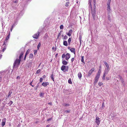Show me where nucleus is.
<instances>
[{
	"mask_svg": "<svg viewBox=\"0 0 127 127\" xmlns=\"http://www.w3.org/2000/svg\"><path fill=\"white\" fill-rule=\"evenodd\" d=\"M68 38V37L66 35H65L64 37V39H66Z\"/></svg>",
	"mask_w": 127,
	"mask_h": 127,
	"instance_id": "47",
	"label": "nucleus"
},
{
	"mask_svg": "<svg viewBox=\"0 0 127 127\" xmlns=\"http://www.w3.org/2000/svg\"><path fill=\"white\" fill-rule=\"evenodd\" d=\"M102 107H103L104 106V102H103L102 104Z\"/></svg>",
	"mask_w": 127,
	"mask_h": 127,
	"instance_id": "55",
	"label": "nucleus"
},
{
	"mask_svg": "<svg viewBox=\"0 0 127 127\" xmlns=\"http://www.w3.org/2000/svg\"><path fill=\"white\" fill-rule=\"evenodd\" d=\"M21 60L19 59H17L14 63L13 67L14 68L16 66L17 67L19 66L20 65Z\"/></svg>",
	"mask_w": 127,
	"mask_h": 127,
	"instance_id": "2",
	"label": "nucleus"
},
{
	"mask_svg": "<svg viewBox=\"0 0 127 127\" xmlns=\"http://www.w3.org/2000/svg\"><path fill=\"white\" fill-rule=\"evenodd\" d=\"M78 76L79 79H80L82 77V74L80 72H79L78 73Z\"/></svg>",
	"mask_w": 127,
	"mask_h": 127,
	"instance_id": "18",
	"label": "nucleus"
},
{
	"mask_svg": "<svg viewBox=\"0 0 127 127\" xmlns=\"http://www.w3.org/2000/svg\"><path fill=\"white\" fill-rule=\"evenodd\" d=\"M16 22H15L12 25L11 27H13L14 26H15L16 25Z\"/></svg>",
	"mask_w": 127,
	"mask_h": 127,
	"instance_id": "45",
	"label": "nucleus"
},
{
	"mask_svg": "<svg viewBox=\"0 0 127 127\" xmlns=\"http://www.w3.org/2000/svg\"><path fill=\"white\" fill-rule=\"evenodd\" d=\"M32 81L30 83V84L31 85H32Z\"/></svg>",
	"mask_w": 127,
	"mask_h": 127,
	"instance_id": "61",
	"label": "nucleus"
},
{
	"mask_svg": "<svg viewBox=\"0 0 127 127\" xmlns=\"http://www.w3.org/2000/svg\"><path fill=\"white\" fill-rule=\"evenodd\" d=\"M34 54H36L37 53V50H34Z\"/></svg>",
	"mask_w": 127,
	"mask_h": 127,
	"instance_id": "46",
	"label": "nucleus"
},
{
	"mask_svg": "<svg viewBox=\"0 0 127 127\" xmlns=\"http://www.w3.org/2000/svg\"><path fill=\"white\" fill-rule=\"evenodd\" d=\"M12 93V92L11 91H10L8 93V96H7V98L9 97V96H11V94Z\"/></svg>",
	"mask_w": 127,
	"mask_h": 127,
	"instance_id": "23",
	"label": "nucleus"
},
{
	"mask_svg": "<svg viewBox=\"0 0 127 127\" xmlns=\"http://www.w3.org/2000/svg\"><path fill=\"white\" fill-rule=\"evenodd\" d=\"M43 79V78H42V77H41L40 79V80H39L40 82V83L42 82V81Z\"/></svg>",
	"mask_w": 127,
	"mask_h": 127,
	"instance_id": "40",
	"label": "nucleus"
},
{
	"mask_svg": "<svg viewBox=\"0 0 127 127\" xmlns=\"http://www.w3.org/2000/svg\"><path fill=\"white\" fill-rule=\"evenodd\" d=\"M109 71L108 70H105L103 72V74L105 75L106 74H107L108 73V72Z\"/></svg>",
	"mask_w": 127,
	"mask_h": 127,
	"instance_id": "24",
	"label": "nucleus"
},
{
	"mask_svg": "<svg viewBox=\"0 0 127 127\" xmlns=\"http://www.w3.org/2000/svg\"><path fill=\"white\" fill-rule=\"evenodd\" d=\"M48 104H49L50 105H52V103L51 102H49L48 103Z\"/></svg>",
	"mask_w": 127,
	"mask_h": 127,
	"instance_id": "60",
	"label": "nucleus"
},
{
	"mask_svg": "<svg viewBox=\"0 0 127 127\" xmlns=\"http://www.w3.org/2000/svg\"><path fill=\"white\" fill-rule=\"evenodd\" d=\"M104 64L105 65L106 67H107V70L109 71V70L110 69L109 67V66L108 64L105 61H103Z\"/></svg>",
	"mask_w": 127,
	"mask_h": 127,
	"instance_id": "8",
	"label": "nucleus"
},
{
	"mask_svg": "<svg viewBox=\"0 0 127 127\" xmlns=\"http://www.w3.org/2000/svg\"><path fill=\"white\" fill-rule=\"evenodd\" d=\"M63 45L65 46H66L67 45V43L66 41H63Z\"/></svg>",
	"mask_w": 127,
	"mask_h": 127,
	"instance_id": "20",
	"label": "nucleus"
},
{
	"mask_svg": "<svg viewBox=\"0 0 127 127\" xmlns=\"http://www.w3.org/2000/svg\"><path fill=\"white\" fill-rule=\"evenodd\" d=\"M20 77L19 76H17L16 77L17 79H20Z\"/></svg>",
	"mask_w": 127,
	"mask_h": 127,
	"instance_id": "57",
	"label": "nucleus"
},
{
	"mask_svg": "<svg viewBox=\"0 0 127 127\" xmlns=\"http://www.w3.org/2000/svg\"><path fill=\"white\" fill-rule=\"evenodd\" d=\"M62 64L64 65H66L68 64V62L65 60L62 61Z\"/></svg>",
	"mask_w": 127,
	"mask_h": 127,
	"instance_id": "16",
	"label": "nucleus"
},
{
	"mask_svg": "<svg viewBox=\"0 0 127 127\" xmlns=\"http://www.w3.org/2000/svg\"><path fill=\"white\" fill-rule=\"evenodd\" d=\"M50 77L53 80V81L54 82V74L53 73L51 74V75Z\"/></svg>",
	"mask_w": 127,
	"mask_h": 127,
	"instance_id": "19",
	"label": "nucleus"
},
{
	"mask_svg": "<svg viewBox=\"0 0 127 127\" xmlns=\"http://www.w3.org/2000/svg\"><path fill=\"white\" fill-rule=\"evenodd\" d=\"M111 1V0H108L107 1V2L110 3Z\"/></svg>",
	"mask_w": 127,
	"mask_h": 127,
	"instance_id": "54",
	"label": "nucleus"
},
{
	"mask_svg": "<svg viewBox=\"0 0 127 127\" xmlns=\"http://www.w3.org/2000/svg\"><path fill=\"white\" fill-rule=\"evenodd\" d=\"M118 76L120 78L121 81H123V79L122 77L120 75H119Z\"/></svg>",
	"mask_w": 127,
	"mask_h": 127,
	"instance_id": "31",
	"label": "nucleus"
},
{
	"mask_svg": "<svg viewBox=\"0 0 127 127\" xmlns=\"http://www.w3.org/2000/svg\"><path fill=\"white\" fill-rule=\"evenodd\" d=\"M60 28L61 29H63L64 28V26L63 25H61L60 27Z\"/></svg>",
	"mask_w": 127,
	"mask_h": 127,
	"instance_id": "39",
	"label": "nucleus"
},
{
	"mask_svg": "<svg viewBox=\"0 0 127 127\" xmlns=\"http://www.w3.org/2000/svg\"><path fill=\"white\" fill-rule=\"evenodd\" d=\"M41 44L39 42V43L38 44L37 46V48L38 50L39 49V47H40V46H41Z\"/></svg>",
	"mask_w": 127,
	"mask_h": 127,
	"instance_id": "29",
	"label": "nucleus"
},
{
	"mask_svg": "<svg viewBox=\"0 0 127 127\" xmlns=\"http://www.w3.org/2000/svg\"><path fill=\"white\" fill-rule=\"evenodd\" d=\"M63 32V31H61L60 32L58 33V35L57 37V38H59V37L60 36V35L61 34V33Z\"/></svg>",
	"mask_w": 127,
	"mask_h": 127,
	"instance_id": "25",
	"label": "nucleus"
},
{
	"mask_svg": "<svg viewBox=\"0 0 127 127\" xmlns=\"http://www.w3.org/2000/svg\"><path fill=\"white\" fill-rule=\"evenodd\" d=\"M68 66H66L64 65H63L61 67V69L63 71H68Z\"/></svg>",
	"mask_w": 127,
	"mask_h": 127,
	"instance_id": "4",
	"label": "nucleus"
},
{
	"mask_svg": "<svg viewBox=\"0 0 127 127\" xmlns=\"http://www.w3.org/2000/svg\"><path fill=\"white\" fill-rule=\"evenodd\" d=\"M6 48V47H5V46L4 48H3L2 50L3 52L5 51V50Z\"/></svg>",
	"mask_w": 127,
	"mask_h": 127,
	"instance_id": "51",
	"label": "nucleus"
},
{
	"mask_svg": "<svg viewBox=\"0 0 127 127\" xmlns=\"http://www.w3.org/2000/svg\"><path fill=\"white\" fill-rule=\"evenodd\" d=\"M44 95V94L43 93H40V96H43Z\"/></svg>",
	"mask_w": 127,
	"mask_h": 127,
	"instance_id": "32",
	"label": "nucleus"
},
{
	"mask_svg": "<svg viewBox=\"0 0 127 127\" xmlns=\"http://www.w3.org/2000/svg\"><path fill=\"white\" fill-rule=\"evenodd\" d=\"M105 75L104 74H103L102 77V79L103 80H104L105 79Z\"/></svg>",
	"mask_w": 127,
	"mask_h": 127,
	"instance_id": "38",
	"label": "nucleus"
},
{
	"mask_svg": "<svg viewBox=\"0 0 127 127\" xmlns=\"http://www.w3.org/2000/svg\"><path fill=\"white\" fill-rule=\"evenodd\" d=\"M99 118L98 117H96V120H99Z\"/></svg>",
	"mask_w": 127,
	"mask_h": 127,
	"instance_id": "52",
	"label": "nucleus"
},
{
	"mask_svg": "<svg viewBox=\"0 0 127 127\" xmlns=\"http://www.w3.org/2000/svg\"><path fill=\"white\" fill-rule=\"evenodd\" d=\"M95 69L94 68H92V69L89 71L88 74V76H90L91 75L93 71Z\"/></svg>",
	"mask_w": 127,
	"mask_h": 127,
	"instance_id": "7",
	"label": "nucleus"
},
{
	"mask_svg": "<svg viewBox=\"0 0 127 127\" xmlns=\"http://www.w3.org/2000/svg\"><path fill=\"white\" fill-rule=\"evenodd\" d=\"M52 50H54V51H55L56 50V47L54 48V47H52Z\"/></svg>",
	"mask_w": 127,
	"mask_h": 127,
	"instance_id": "41",
	"label": "nucleus"
},
{
	"mask_svg": "<svg viewBox=\"0 0 127 127\" xmlns=\"http://www.w3.org/2000/svg\"><path fill=\"white\" fill-rule=\"evenodd\" d=\"M24 52L23 51L21 53H20V55L19 56V59L21 60V58L23 57V54H24Z\"/></svg>",
	"mask_w": 127,
	"mask_h": 127,
	"instance_id": "13",
	"label": "nucleus"
},
{
	"mask_svg": "<svg viewBox=\"0 0 127 127\" xmlns=\"http://www.w3.org/2000/svg\"><path fill=\"white\" fill-rule=\"evenodd\" d=\"M103 83L102 82H99L98 83V85L99 86H101V85H102V84H103Z\"/></svg>",
	"mask_w": 127,
	"mask_h": 127,
	"instance_id": "43",
	"label": "nucleus"
},
{
	"mask_svg": "<svg viewBox=\"0 0 127 127\" xmlns=\"http://www.w3.org/2000/svg\"><path fill=\"white\" fill-rule=\"evenodd\" d=\"M96 1H93V8L91 5V6H89V7H90L91 13L93 19L94 20L95 19V17L96 15Z\"/></svg>",
	"mask_w": 127,
	"mask_h": 127,
	"instance_id": "1",
	"label": "nucleus"
},
{
	"mask_svg": "<svg viewBox=\"0 0 127 127\" xmlns=\"http://www.w3.org/2000/svg\"><path fill=\"white\" fill-rule=\"evenodd\" d=\"M96 122L97 125H98L100 124V121L99 120H96Z\"/></svg>",
	"mask_w": 127,
	"mask_h": 127,
	"instance_id": "30",
	"label": "nucleus"
},
{
	"mask_svg": "<svg viewBox=\"0 0 127 127\" xmlns=\"http://www.w3.org/2000/svg\"><path fill=\"white\" fill-rule=\"evenodd\" d=\"M91 2L92 0H89V6H91Z\"/></svg>",
	"mask_w": 127,
	"mask_h": 127,
	"instance_id": "26",
	"label": "nucleus"
},
{
	"mask_svg": "<svg viewBox=\"0 0 127 127\" xmlns=\"http://www.w3.org/2000/svg\"><path fill=\"white\" fill-rule=\"evenodd\" d=\"M72 29H70L69 30L68 32V33H66V34L69 36H70L71 35V34L72 33Z\"/></svg>",
	"mask_w": 127,
	"mask_h": 127,
	"instance_id": "10",
	"label": "nucleus"
},
{
	"mask_svg": "<svg viewBox=\"0 0 127 127\" xmlns=\"http://www.w3.org/2000/svg\"><path fill=\"white\" fill-rule=\"evenodd\" d=\"M107 12H111V8L110 6H107Z\"/></svg>",
	"mask_w": 127,
	"mask_h": 127,
	"instance_id": "14",
	"label": "nucleus"
},
{
	"mask_svg": "<svg viewBox=\"0 0 127 127\" xmlns=\"http://www.w3.org/2000/svg\"><path fill=\"white\" fill-rule=\"evenodd\" d=\"M71 38L70 37L68 39V44L70 45V42H71Z\"/></svg>",
	"mask_w": 127,
	"mask_h": 127,
	"instance_id": "28",
	"label": "nucleus"
},
{
	"mask_svg": "<svg viewBox=\"0 0 127 127\" xmlns=\"http://www.w3.org/2000/svg\"><path fill=\"white\" fill-rule=\"evenodd\" d=\"M64 106H69V104L68 103H65L64 104Z\"/></svg>",
	"mask_w": 127,
	"mask_h": 127,
	"instance_id": "35",
	"label": "nucleus"
},
{
	"mask_svg": "<svg viewBox=\"0 0 127 127\" xmlns=\"http://www.w3.org/2000/svg\"><path fill=\"white\" fill-rule=\"evenodd\" d=\"M48 84L49 83L47 82H43L42 84V85L44 87H46Z\"/></svg>",
	"mask_w": 127,
	"mask_h": 127,
	"instance_id": "12",
	"label": "nucleus"
},
{
	"mask_svg": "<svg viewBox=\"0 0 127 127\" xmlns=\"http://www.w3.org/2000/svg\"><path fill=\"white\" fill-rule=\"evenodd\" d=\"M52 119V118H49L47 120V121H51Z\"/></svg>",
	"mask_w": 127,
	"mask_h": 127,
	"instance_id": "50",
	"label": "nucleus"
},
{
	"mask_svg": "<svg viewBox=\"0 0 127 127\" xmlns=\"http://www.w3.org/2000/svg\"><path fill=\"white\" fill-rule=\"evenodd\" d=\"M13 102L12 101H10L8 103V104H10V106L13 103Z\"/></svg>",
	"mask_w": 127,
	"mask_h": 127,
	"instance_id": "44",
	"label": "nucleus"
},
{
	"mask_svg": "<svg viewBox=\"0 0 127 127\" xmlns=\"http://www.w3.org/2000/svg\"><path fill=\"white\" fill-rule=\"evenodd\" d=\"M68 83L70 84H71L72 83L71 80L70 79H69L68 80Z\"/></svg>",
	"mask_w": 127,
	"mask_h": 127,
	"instance_id": "36",
	"label": "nucleus"
},
{
	"mask_svg": "<svg viewBox=\"0 0 127 127\" xmlns=\"http://www.w3.org/2000/svg\"><path fill=\"white\" fill-rule=\"evenodd\" d=\"M2 72H0V82H1L2 81Z\"/></svg>",
	"mask_w": 127,
	"mask_h": 127,
	"instance_id": "22",
	"label": "nucleus"
},
{
	"mask_svg": "<svg viewBox=\"0 0 127 127\" xmlns=\"http://www.w3.org/2000/svg\"><path fill=\"white\" fill-rule=\"evenodd\" d=\"M69 4V3L68 2H66L65 4V6L67 7L68 6V4Z\"/></svg>",
	"mask_w": 127,
	"mask_h": 127,
	"instance_id": "42",
	"label": "nucleus"
},
{
	"mask_svg": "<svg viewBox=\"0 0 127 127\" xmlns=\"http://www.w3.org/2000/svg\"><path fill=\"white\" fill-rule=\"evenodd\" d=\"M81 62L84 63H85V62L84 60V56H81Z\"/></svg>",
	"mask_w": 127,
	"mask_h": 127,
	"instance_id": "27",
	"label": "nucleus"
},
{
	"mask_svg": "<svg viewBox=\"0 0 127 127\" xmlns=\"http://www.w3.org/2000/svg\"><path fill=\"white\" fill-rule=\"evenodd\" d=\"M30 50L29 49H28L26 52V53L25 54V56H24V60H25L26 57L29 54V52H30Z\"/></svg>",
	"mask_w": 127,
	"mask_h": 127,
	"instance_id": "9",
	"label": "nucleus"
},
{
	"mask_svg": "<svg viewBox=\"0 0 127 127\" xmlns=\"http://www.w3.org/2000/svg\"><path fill=\"white\" fill-rule=\"evenodd\" d=\"M46 76L45 75H43L42 77V78H45L46 77Z\"/></svg>",
	"mask_w": 127,
	"mask_h": 127,
	"instance_id": "53",
	"label": "nucleus"
},
{
	"mask_svg": "<svg viewBox=\"0 0 127 127\" xmlns=\"http://www.w3.org/2000/svg\"><path fill=\"white\" fill-rule=\"evenodd\" d=\"M80 40V45H81V40Z\"/></svg>",
	"mask_w": 127,
	"mask_h": 127,
	"instance_id": "62",
	"label": "nucleus"
},
{
	"mask_svg": "<svg viewBox=\"0 0 127 127\" xmlns=\"http://www.w3.org/2000/svg\"><path fill=\"white\" fill-rule=\"evenodd\" d=\"M38 84H37V85L36 86V88H38L39 87V85H38Z\"/></svg>",
	"mask_w": 127,
	"mask_h": 127,
	"instance_id": "59",
	"label": "nucleus"
},
{
	"mask_svg": "<svg viewBox=\"0 0 127 127\" xmlns=\"http://www.w3.org/2000/svg\"><path fill=\"white\" fill-rule=\"evenodd\" d=\"M39 32H38L37 33L33 35V37L34 38L36 39H37L38 37V36L39 34Z\"/></svg>",
	"mask_w": 127,
	"mask_h": 127,
	"instance_id": "6",
	"label": "nucleus"
},
{
	"mask_svg": "<svg viewBox=\"0 0 127 127\" xmlns=\"http://www.w3.org/2000/svg\"><path fill=\"white\" fill-rule=\"evenodd\" d=\"M50 125H47L46 127H49L50 126Z\"/></svg>",
	"mask_w": 127,
	"mask_h": 127,
	"instance_id": "63",
	"label": "nucleus"
},
{
	"mask_svg": "<svg viewBox=\"0 0 127 127\" xmlns=\"http://www.w3.org/2000/svg\"><path fill=\"white\" fill-rule=\"evenodd\" d=\"M33 57V55L32 54H30V56H29L30 58H32V57Z\"/></svg>",
	"mask_w": 127,
	"mask_h": 127,
	"instance_id": "34",
	"label": "nucleus"
},
{
	"mask_svg": "<svg viewBox=\"0 0 127 127\" xmlns=\"http://www.w3.org/2000/svg\"><path fill=\"white\" fill-rule=\"evenodd\" d=\"M107 18L108 20L110 21H111V12H107Z\"/></svg>",
	"mask_w": 127,
	"mask_h": 127,
	"instance_id": "11",
	"label": "nucleus"
},
{
	"mask_svg": "<svg viewBox=\"0 0 127 127\" xmlns=\"http://www.w3.org/2000/svg\"><path fill=\"white\" fill-rule=\"evenodd\" d=\"M110 3L107 2V6H110Z\"/></svg>",
	"mask_w": 127,
	"mask_h": 127,
	"instance_id": "56",
	"label": "nucleus"
},
{
	"mask_svg": "<svg viewBox=\"0 0 127 127\" xmlns=\"http://www.w3.org/2000/svg\"><path fill=\"white\" fill-rule=\"evenodd\" d=\"M100 77V76L99 75H96L95 78V81L94 82V84L95 85L96 83L97 82V81H98V79Z\"/></svg>",
	"mask_w": 127,
	"mask_h": 127,
	"instance_id": "5",
	"label": "nucleus"
},
{
	"mask_svg": "<svg viewBox=\"0 0 127 127\" xmlns=\"http://www.w3.org/2000/svg\"><path fill=\"white\" fill-rule=\"evenodd\" d=\"M81 37H79V40H81Z\"/></svg>",
	"mask_w": 127,
	"mask_h": 127,
	"instance_id": "64",
	"label": "nucleus"
},
{
	"mask_svg": "<svg viewBox=\"0 0 127 127\" xmlns=\"http://www.w3.org/2000/svg\"><path fill=\"white\" fill-rule=\"evenodd\" d=\"M41 70L40 69H38L36 71V73L37 74H39L40 72L41 71Z\"/></svg>",
	"mask_w": 127,
	"mask_h": 127,
	"instance_id": "37",
	"label": "nucleus"
},
{
	"mask_svg": "<svg viewBox=\"0 0 127 127\" xmlns=\"http://www.w3.org/2000/svg\"><path fill=\"white\" fill-rule=\"evenodd\" d=\"M101 69H98V72L97 74V75H99V76H100V74L101 73Z\"/></svg>",
	"mask_w": 127,
	"mask_h": 127,
	"instance_id": "21",
	"label": "nucleus"
},
{
	"mask_svg": "<svg viewBox=\"0 0 127 127\" xmlns=\"http://www.w3.org/2000/svg\"><path fill=\"white\" fill-rule=\"evenodd\" d=\"M70 50L74 54L75 53V49L74 48H72L70 49Z\"/></svg>",
	"mask_w": 127,
	"mask_h": 127,
	"instance_id": "17",
	"label": "nucleus"
},
{
	"mask_svg": "<svg viewBox=\"0 0 127 127\" xmlns=\"http://www.w3.org/2000/svg\"><path fill=\"white\" fill-rule=\"evenodd\" d=\"M6 118H5L3 120V121H2V123L1 124V126H2V127H3L5 125V120H6Z\"/></svg>",
	"mask_w": 127,
	"mask_h": 127,
	"instance_id": "15",
	"label": "nucleus"
},
{
	"mask_svg": "<svg viewBox=\"0 0 127 127\" xmlns=\"http://www.w3.org/2000/svg\"><path fill=\"white\" fill-rule=\"evenodd\" d=\"M70 57V54L68 53H66V55L63 54L62 57V58H64L65 57V59L66 60H68Z\"/></svg>",
	"mask_w": 127,
	"mask_h": 127,
	"instance_id": "3",
	"label": "nucleus"
},
{
	"mask_svg": "<svg viewBox=\"0 0 127 127\" xmlns=\"http://www.w3.org/2000/svg\"><path fill=\"white\" fill-rule=\"evenodd\" d=\"M74 60V58H72L71 60V62L72 63Z\"/></svg>",
	"mask_w": 127,
	"mask_h": 127,
	"instance_id": "49",
	"label": "nucleus"
},
{
	"mask_svg": "<svg viewBox=\"0 0 127 127\" xmlns=\"http://www.w3.org/2000/svg\"><path fill=\"white\" fill-rule=\"evenodd\" d=\"M106 79L107 80H109V77H106Z\"/></svg>",
	"mask_w": 127,
	"mask_h": 127,
	"instance_id": "58",
	"label": "nucleus"
},
{
	"mask_svg": "<svg viewBox=\"0 0 127 127\" xmlns=\"http://www.w3.org/2000/svg\"><path fill=\"white\" fill-rule=\"evenodd\" d=\"M10 34H9V35H8L6 37V40H8L9 38Z\"/></svg>",
	"mask_w": 127,
	"mask_h": 127,
	"instance_id": "33",
	"label": "nucleus"
},
{
	"mask_svg": "<svg viewBox=\"0 0 127 127\" xmlns=\"http://www.w3.org/2000/svg\"><path fill=\"white\" fill-rule=\"evenodd\" d=\"M70 111H69V110H66L65 111H64V112H65V113H69L70 112Z\"/></svg>",
	"mask_w": 127,
	"mask_h": 127,
	"instance_id": "48",
	"label": "nucleus"
}]
</instances>
